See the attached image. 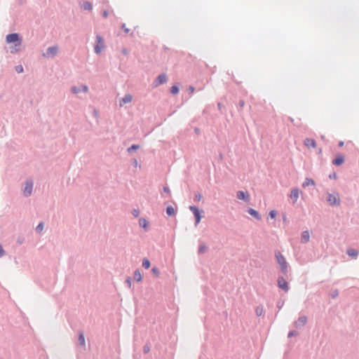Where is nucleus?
<instances>
[{
  "label": "nucleus",
  "instance_id": "1",
  "mask_svg": "<svg viewBox=\"0 0 359 359\" xmlns=\"http://www.w3.org/2000/svg\"><path fill=\"white\" fill-rule=\"evenodd\" d=\"M275 257L278 264L280 265L281 273L283 276H287L288 273V264L285 258L278 250L275 251Z\"/></svg>",
  "mask_w": 359,
  "mask_h": 359
},
{
  "label": "nucleus",
  "instance_id": "2",
  "mask_svg": "<svg viewBox=\"0 0 359 359\" xmlns=\"http://www.w3.org/2000/svg\"><path fill=\"white\" fill-rule=\"evenodd\" d=\"M7 43H14L15 47L20 46L22 43V37L18 33L8 34L6 36Z\"/></svg>",
  "mask_w": 359,
  "mask_h": 359
},
{
  "label": "nucleus",
  "instance_id": "3",
  "mask_svg": "<svg viewBox=\"0 0 359 359\" xmlns=\"http://www.w3.org/2000/svg\"><path fill=\"white\" fill-rule=\"evenodd\" d=\"M105 48L104 39L100 34L96 35L95 45L94 46V51L96 54H100L102 50Z\"/></svg>",
  "mask_w": 359,
  "mask_h": 359
},
{
  "label": "nucleus",
  "instance_id": "4",
  "mask_svg": "<svg viewBox=\"0 0 359 359\" xmlns=\"http://www.w3.org/2000/svg\"><path fill=\"white\" fill-rule=\"evenodd\" d=\"M189 210L193 213L194 218H195V225L197 226L198 224L201 222L202 218V212L203 210H200L197 206L196 205H190Z\"/></svg>",
  "mask_w": 359,
  "mask_h": 359
},
{
  "label": "nucleus",
  "instance_id": "5",
  "mask_svg": "<svg viewBox=\"0 0 359 359\" xmlns=\"http://www.w3.org/2000/svg\"><path fill=\"white\" fill-rule=\"evenodd\" d=\"M277 285L280 289L283 290L285 292H288L290 290L289 284L283 276L278 277Z\"/></svg>",
  "mask_w": 359,
  "mask_h": 359
},
{
  "label": "nucleus",
  "instance_id": "6",
  "mask_svg": "<svg viewBox=\"0 0 359 359\" xmlns=\"http://www.w3.org/2000/svg\"><path fill=\"white\" fill-rule=\"evenodd\" d=\"M33 189V181L32 180H27L25 182V187L23 189V195L25 197H28L32 194Z\"/></svg>",
  "mask_w": 359,
  "mask_h": 359
},
{
  "label": "nucleus",
  "instance_id": "7",
  "mask_svg": "<svg viewBox=\"0 0 359 359\" xmlns=\"http://www.w3.org/2000/svg\"><path fill=\"white\" fill-rule=\"evenodd\" d=\"M168 81V76L165 74L162 73L159 74L154 81L153 86L157 87L160 85L165 83Z\"/></svg>",
  "mask_w": 359,
  "mask_h": 359
},
{
  "label": "nucleus",
  "instance_id": "8",
  "mask_svg": "<svg viewBox=\"0 0 359 359\" xmlns=\"http://www.w3.org/2000/svg\"><path fill=\"white\" fill-rule=\"evenodd\" d=\"M57 52L58 47L57 46H50L46 49L44 56L47 57H53L57 55Z\"/></svg>",
  "mask_w": 359,
  "mask_h": 359
},
{
  "label": "nucleus",
  "instance_id": "9",
  "mask_svg": "<svg viewBox=\"0 0 359 359\" xmlns=\"http://www.w3.org/2000/svg\"><path fill=\"white\" fill-rule=\"evenodd\" d=\"M307 322V317L305 316H300L297 320L294 322V325L296 328L303 327Z\"/></svg>",
  "mask_w": 359,
  "mask_h": 359
},
{
  "label": "nucleus",
  "instance_id": "10",
  "mask_svg": "<svg viewBox=\"0 0 359 359\" xmlns=\"http://www.w3.org/2000/svg\"><path fill=\"white\" fill-rule=\"evenodd\" d=\"M88 88L86 85H81L80 86H74L71 88V92L73 94H78L80 92L86 93Z\"/></svg>",
  "mask_w": 359,
  "mask_h": 359
},
{
  "label": "nucleus",
  "instance_id": "11",
  "mask_svg": "<svg viewBox=\"0 0 359 359\" xmlns=\"http://www.w3.org/2000/svg\"><path fill=\"white\" fill-rule=\"evenodd\" d=\"M325 200L331 205L337 204V196L334 194H330L328 190L326 191Z\"/></svg>",
  "mask_w": 359,
  "mask_h": 359
},
{
  "label": "nucleus",
  "instance_id": "12",
  "mask_svg": "<svg viewBox=\"0 0 359 359\" xmlns=\"http://www.w3.org/2000/svg\"><path fill=\"white\" fill-rule=\"evenodd\" d=\"M236 197L241 201H248L250 200V194L247 191H238L236 193Z\"/></svg>",
  "mask_w": 359,
  "mask_h": 359
},
{
  "label": "nucleus",
  "instance_id": "13",
  "mask_svg": "<svg viewBox=\"0 0 359 359\" xmlns=\"http://www.w3.org/2000/svg\"><path fill=\"white\" fill-rule=\"evenodd\" d=\"M133 100V96L130 94H126L119 101L120 107L130 102Z\"/></svg>",
  "mask_w": 359,
  "mask_h": 359
},
{
  "label": "nucleus",
  "instance_id": "14",
  "mask_svg": "<svg viewBox=\"0 0 359 359\" xmlns=\"http://www.w3.org/2000/svg\"><path fill=\"white\" fill-rule=\"evenodd\" d=\"M247 212L252 217L257 219V220H260L262 219V217H261V215L259 214V212L253 208H249L247 210Z\"/></svg>",
  "mask_w": 359,
  "mask_h": 359
},
{
  "label": "nucleus",
  "instance_id": "15",
  "mask_svg": "<svg viewBox=\"0 0 359 359\" xmlns=\"http://www.w3.org/2000/svg\"><path fill=\"white\" fill-rule=\"evenodd\" d=\"M299 194V190L297 188L292 189L290 193V198L292 200L293 203L297 202Z\"/></svg>",
  "mask_w": 359,
  "mask_h": 359
},
{
  "label": "nucleus",
  "instance_id": "16",
  "mask_svg": "<svg viewBox=\"0 0 359 359\" xmlns=\"http://www.w3.org/2000/svg\"><path fill=\"white\" fill-rule=\"evenodd\" d=\"M309 238H310V236H309V231L308 230L304 231L302 233L301 243H308L309 241Z\"/></svg>",
  "mask_w": 359,
  "mask_h": 359
},
{
  "label": "nucleus",
  "instance_id": "17",
  "mask_svg": "<svg viewBox=\"0 0 359 359\" xmlns=\"http://www.w3.org/2000/svg\"><path fill=\"white\" fill-rule=\"evenodd\" d=\"M304 144L309 148V147L315 148L316 147V142L313 139L306 138L304 140Z\"/></svg>",
  "mask_w": 359,
  "mask_h": 359
},
{
  "label": "nucleus",
  "instance_id": "18",
  "mask_svg": "<svg viewBox=\"0 0 359 359\" xmlns=\"http://www.w3.org/2000/svg\"><path fill=\"white\" fill-rule=\"evenodd\" d=\"M139 225L140 227L143 228L146 231L148 230L149 227V222L145 218H140L139 219Z\"/></svg>",
  "mask_w": 359,
  "mask_h": 359
},
{
  "label": "nucleus",
  "instance_id": "19",
  "mask_svg": "<svg viewBox=\"0 0 359 359\" xmlns=\"http://www.w3.org/2000/svg\"><path fill=\"white\" fill-rule=\"evenodd\" d=\"M315 185H316L315 181L313 179L309 178V177H306L304 182L302 184V187L304 188H306V187H309V186H315Z\"/></svg>",
  "mask_w": 359,
  "mask_h": 359
},
{
  "label": "nucleus",
  "instance_id": "20",
  "mask_svg": "<svg viewBox=\"0 0 359 359\" xmlns=\"http://www.w3.org/2000/svg\"><path fill=\"white\" fill-rule=\"evenodd\" d=\"M134 279H135L137 282H140V281H142V274H141V272H140V269H136V270L134 271Z\"/></svg>",
  "mask_w": 359,
  "mask_h": 359
},
{
  "label": "nucleus",
  "instance_id": "21",
  "mask_svg": "<svg viewBox=\"0 0 359 359\" xmlns=\"http://www.w3.org/2000/svg\"><path fill=\"white\" fill-rule=\"evenodd\" d=\"M78 341L81 346H85V344H86L85 337H84V334H83V332H81V331H80L79 332Z\"/></svg>",
  "mask_w": 359,
  "mask_h": 359
},
{
  "label": "nucleus",
  "instance_id": "22",
  "mask_svg": "<svg viewBox=\"0 0 359 359\" xmlns=\"http://www.w3.org/2000/svg\"><path fill=\"white\" fill-rule=\"evenodd\" d=\"M166 214L168 216L171 217L175 215V210L171 205H169L166 208Z\"/></svg>",
  "mask_w": 359,
  "mask_h": 359
},
{
  "label": "nucleus",
  "instance_id": "23",
  "mask_svg": "<svg viewBox=\"0 0 359 359\" xmlns=\"http://www.w3.org/2000/svg\"><path fill=\"white\" fill-rule=\"evenodd\" d=\"M180 92V87L178 85H173L170 88V93L172 95H177Z\"/></svg>",
  "mask_w": 359,
  "mask_h": 359
},
{
  "label": "nucleus",
  "instance_id": "24",
  "mask_svg": "<svg viewBox=\"0 0 359 359\" xmlns=\"http://www.w3.org/2000/svg\"><path fill=\"white\" fill-rule=\"evenodd\" d=\"M82 8L83 10L90 11L93 8V5L90 1H86L83 2Z\"/></svg>",
  "mask_w": 359,
  "mask_h": 359
},
{
  "label": "nucleus",
  "instance_id": "25",
  "mask_svg": "<svg viewBox=\"0 0 359 359\" xmlns=\"http://www.w3.org/2000/svg\"><path fill=\"white\" fill-rule=\"evenodd\" d=\"M208 250V247L204 243L200 244L198 250V254H203Z\"/></svg>",
  "mask_w": 359,
  "mask_h": 359
},
{
  "label": "nucleus",
  "instance_id": "26",
  "mask_svg": "<svg viewBox=\"0 0 359 359\" xmlns=\"http://www.w3.org/2000/svg\"><path fill=\"white\" fill-rule=\"evenodd\" d=\"M151 266L150 261L147 257L143 258L142 259V267L145 269H148Z\"/></svg>",
  "mask_w": 359,
  "mask_h": 359
},
{
  "label": "nucleus",
  "instance_id": "27",
  "mask_svg": "<svg viewBox=\"0 0 359 359\" xmlns=\"http://www.w3.org/2000/svg\"><path fill=\"white\" fill-rule=\"evenodd\" d=\"M139 148H140V145L139 144H132L130 147H129L127 149V151L128 153H131L133 151H135L137 150Z\"/></svg>",
  "mask_w": 359,
  "mask_h": 359
},
{
  "label": "nucleus",
  "instance_id": "28",
  "mask_svg": "<svg viewBox=\"0 0 359 359\" xmlns=\"http://www.w3.org/2000/svg\"><path fill=\"white\" fill-rule=\"evenodd\" d=\"M43 228H44V223L43 222H41L36 226L35 231L36 233H40L43 231Z\"/></svg>",
  "mask_w": 359,
  "mask_h": 359
},
{
  "label": "nucleus",
  "instance_id": "29",
  "mask_svg": "<svg viewBox=\"0 0 359 359\" xmlns=\"http://www.w3.org/2000/svg\"><path fill=\"white\" fill-rule=\"evenodd\" d=\"M151 273L155 276V277H158L160 275V271L156 266H154L151 269Z\"/></svg>",
  "mask_w": 359,
  "mask_h": 359
},
{
  "label": "nucleus",
  "instance_id": "30",
  "mask_svg": "<svg viewBox=\"0 0 359 359\" xmlns=\"http://www.w3.org/2000/svg\"><path fill=\"white\" fill-rule=\"evenodd\" d=\"M263 311H264V309L262 306H257L256 309H255V312H256V315L257 316H262V314L263 313Z\"/></svg>",
  "mask_w": 359,
  "mask_h": 359
},
{
  "label": "nucleus",
  "instance_id": "31",
  "mask_svg": "<svg viewBox=\"0 0 359 359\" xmlns=\"http://www.w3.org/2000/svg\"><path fill=\"white\" fill-rule=\"evenodd\" d=\"M201 198H202V195L201 193L197 192L195 194L194 198V202H198L201 200Z\"/></svg>",
  "mask_w": 359,
  "mask_h": 359
},
{
  "label": "nucleus",
  "instance_id": "32",
  "mask_svg": "<svg viewBox=\"0 0 359 359\" xmlns=\"http://www.w3.org/2000/svg\"><path fill=\"white\" fill-rule=\"evenodd\" d=\"M348 255L351 257H356L358 255V251L354 249H351L348 250Z\"/></svg>",
  "mask_w": 359,
  "mask_h": 359
},
{
  "label": "nucleus",
  "instance_id": "33",
  "mask_svg": "<svg viewBox=\"0 0 359 359\" xmlns=\"http://www.w3.org/2000/svg\"><path fill=\"white\" fill-rule=\"evenodd\" d=\"M277 211L275 210H271L269 212V217L271 218V219H274L276 218V215H277Z\"/></svg>",
  "mask_w": 359,
  "mask_h": 359
},
{
  "label": "nucleus",
  "instance_id": "34",
  "mask_svg": "<svg viewBox=\"0 0 359 359\" xmlns=\"http://www.w3.org/2000/svg\"><path fill=\"white\" fill-rule=\"evenodd\" d=\"M284 304H285V301L283 299H279L278 301V302L276 304V306L278 309V310H280L283 308Z\"/></svg>",
  "mask_w": 359,
  "mask_h": 359
},
{
  "label": "nucleus",
  "instance_id": "35",
  "mask_svg": "<svg viewBox=\"0 0 359 359\" xmlns=\"http://www.w3.org/2000/svg\"><path fill=\"white\" fill-rule=\"evenodd\" d=\"M125 284L129 287L130 288L131 287V285H132V279L130 277H127V278L125 280Z\"/></svg>",
  "mask_w": 359,
  "mask_h": 359
},
{
  "label": "nucleus",
  "instance_id": "36",
  "mask_svg": "<svg viewBox=\"0 0 359 359\" xmlns=\"http://www.w3.org/2000/svg\"><path fill=\"white\" fill-rule=\"evenodd\" d=\"M298 334V332L296 330H290L288 332L287 337L291 338L292 337L297 336Z\"/></svg>",
  "mask_w": 359,
  "mask_h": 359
},
{
  "label": "nucleus",
  "instance_id": "37",
  "mask_svg": "<svg viewBox=\"0 0 359 359\" xmlns=\"http://www.w3.org/2000/svg\"><path fill=\"white\" fill-rule=\"evenodd\" d=\"M328 179H330V180H336L337 179V172L335 171H333L332 173H330L328 175Z\"/></svg>",
  "mask_w": 359,
  "mask_h": 359
},
{
  "label": "nucleus",
  "instance_id": "38",
  "mask_svg": "<svg viewBox=\"0 0 359 359\" xmlns=\"http://www.w3.org/2000/svg\"><path fill=\"white\" fill-rule=\"evenodd\" d=\"M16 242L18 245H22L25 242V238L23 236H19Z\"/></svg>",
  "mask_w": 359,
  "mask_h": 359
},
{
  "label": "nucleus",
  "instance_id": "39",
  "mask_svg": "<svg viewBox=\"0 0 359 359\" xmlns=\"http://www.w3.org/2000/svg\"><path fill=\"white\" fill-rule=\"evenodd\" d=\"M15 71L18 72V73H22L24 71V69H23V67L22 65H18L15 67Z\"/></svg>",
  "mask_w": 359,
  "mask_h": 359
},
{
  "label": "nucleus",
  "instance_id": "40",
  "mask_svg": "<svg viewBox=\"0 0 359 359\" xmlns=\"http://www.w3.org/2000/svg\"><path fill=\"white\" fill-rule=\"evenodd\" d=\"M150 351V347L149 345L146 344L143 346V352L144 353H148Z\"/></svg>",
  "mask_w": 359,
  "mask_h": 359
},
{
  "label": "nucleus",
  "instance_id": "41",
  "mask_svg": "<svg viewBox=\"0 0 359 359\" xmlns=\"http://www.w3.org/2000/svg\"><path fill=\"white\" fill-rule=\"evenodd\" d=\"M132 214L135 217H137L140 215V211L137 209H134L133 211H132Z\"/></svg>",
  "mask_w": 359,
  "mask_h": 359
},
{
  "label": "nucleus",
  "instance_id": "42",
  "mask_svg": "<svg viewBox=\"0 0 359 359\" xmlns=\"http://www.w3.org/2000/svg\"><path fill=\"white\" fill-rule=\"evenodd\" d=\"M121 28L123 29L126 34H128L130 32V29L126 27V24L123 23L121 25Z\"/></svg>",
  "mask_w": 359,
  "mask_h": 359
},
{
  "label": "nucleus",
  "instance_id": "43",
  "mask_svg": "<svg viewBox=\"0 0 359 359\" xmlns=\"http://www.w3.org/2000/svg\"><path fill=\"white\" fill-rule=\"evenodd\" d=\"M344 162V156H338V165L343 163Z\"/></svg>",
  "mask_w": 359,
  "mask_h": 359
},
{
  "label": "nucleus",
  "instance_id": "44",
  "mask_svg": "<svg viewBox=\"0 0 359 359\" xmlns=\"http://www.w3.org/2000/svg\"><path fill=\"white\" fill-rule=\"evenodd\" d=\"M332 163L333 165H337V154H333V158H332Z\"/></svg>",
  "mask_w": 359,
  "mask_h": 359
},
{
  "label": "nucleus",
  "instance_id": "45",
  "mask_svg": "<svg viewBox=\"0 0 359 359\" xmlns=\"http://www.w3.org/2000/svg\"><path fill=\"white\" fill-rule=\"evenodd\" d=\"M163 191L165 193L168 194L169 195H170V190L168 187H166V186L163 187Z\"/></svg>",
  "mask_w": 359,
  "mask_h": 359
},
{
  "label": "nucleus",
  "instance_id": "46",
  "mask_svg": "<svg viewBox=\"0 0 359 359\" xmlns=\"http://www.w3.org/2000/svg\"><path fill=\"white\" fill-rule=\"evenodd\" d=\"M330 297L333 299L334 298H337V290H333L331 293H330Z\"/></svg>",
  "mask_w": 359,
  "mask_h": 359
},
{
  "label": "nucleus",
  "instance_id": "47",
  "mask_svg": "<svg viewBox=\"0 0 359 359\" xmlns=\"http://www.w3.org/2000/svg\"><path fill=\"white\" fill-rule=\"evenodd\" d=\"M5 254V250H4L1 244H0V257H2Z\"/></svg>",
  "mask_w": 359,
  "mask_h": 359
},
{
  "label": "nucleus",
  "instance_id": "48",
  "mask_svg": "<svg viewBox=\"0 0 359 359\" xmlns=\"http://www.w3.org/2000/svg\"><path fill=\"white\" fill-rule=\"evenodd\" d=\"M195 90V88L192 86H189V88H188V91L190 92L191 93H193Z\"/></svg>",
  "mask_w": 359,
  "mask_h": 359
},
{
  "label": "nucleus",
  "instance_id": "49",
  "mask_svg": "<svg viewBox=\"0 0 359 359\" xmlns=\"http://www.w3.org/2000/svg\"><path fill=\"white\" fill-rule=\"evenodd\" d=\"M18 48L14 46V48L11 50V53H15L18 51Z\"/></svg>",
  "mask_w": 359,
  "mask_h": 359
},
{
  "label": "nucleus",
  "instance_id": "50",
  "mask_svg": "<svg viewBox=\"0 0 359 359\" xmlns=\"http://www.w3.org/2000/svg\"><path fill=\"white\" fill-rule=\"evenodd\" d=\"M238 105L240 107H243L245 105V102L243 100H241L238 102Z\"/></svg>",
  "mask_w": 359,
  "mask_h": 359
},
{
  "label": "nucleus",
  "instance_id": "51",
  "mask_svg": "<svg viewBox=\"0 0 359 359\" xmlns=\"http://www.w3.org/2000/svg\"><path fill=\"white\" fill-rule=\"evenodd\" d=\"M133 166H135V167H137V166L138 165V162H137V159L134 158V159L133 160Z\"/></svg>",
  "mask_w": 359,
  "mask_h": 359
},
{
  "label": "nucleus",
  "instance_id": "52",
  "mask_svg": "<svg viewBox=\"0 0 359 359\" xmlns=\"http://www.w3.org/2000/svg\"><path fill=\"white\" fill-rule=\"evenodd\" d=\"M194 132L196 135H200L201 133V130L198 128H194Z\"/></svg>",
  "mask_w": 359,
  "mask_h": 359
},
{
  "label": "nucleus",
  "instance_id": "53",
  "mask_svg": "<svg viewBox=\"0 0 359 359\" xmlns=\"http://www.w3.org/2000/svg\"><path fill=\"white\" fill-rule=\"evenodd\" d=\"M102 16L104 18H107V16H108V11H104L103 13H102Z\"/></svg>",
  "mask_w": 359,
  "mask_h": 359
},
{
  "label": "nucleus",
  "instance_id": "54",
  "mask_svg": "<svg viewBox=\"0 0 359 359\" xmlns=\"http://www.w3.org/2000/svg\"><path fill=\"white\" fill-rule=\"evenodd\" d=\"M222 104L220 102H218L217 107H218L219 110H220V111L222 110Z\"/></svg>",
  "mask_w": 359,
  "mask_h": 359
},
{
  "label": "nucleus",
  "instance_id": "55",
  "mask_svg": "<svg viewBox=\"0 0 359 359\" xmlns=\"http://www.w3.org/2000/svg\"><path fill=\"white\" fill-rule=\"evenodd\" d=\"M122 53H123V54H126V53H127L126 49H125V48H124V49H123V50H122Z\"/></svg>",
  "mask_w": 359,
  "mask_h": 359
},
{
  "label": "nucleus",
  "instance_id": "56",
  "mask_svg": "<svg viewBox=\"0 0 359 359\" xmlns=\"http://www.w3.org/2000/svg\"><path fill=\"white\" fill-rule=\"evenodd\" d=\"M339 146H343V145H344V142H339Z\"/></svg>",
  "mask_w": 359,
  "mask_h": 359
}]
</instances>
